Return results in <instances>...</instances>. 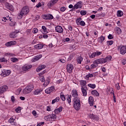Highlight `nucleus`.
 Returning a JSON list of instances; mask_svg holds the SVG:
<instances>
[{"label": "nucleus", "mask_w": 126, "mask_h": 126, "mask_svg": "<svg viewBox=\"0 0 126 126\" xmlns=\"http://www.w3.org/2000/svg\"><path fill=\"white\" fill-rule=\"evenodd\" d=\"M65 7L63 6L60 8L61 11H62V12H63V11H65Z\"/></svg>", "instance_id": "obj_58"}, {"label": "nucleus", "mask_w": 126, "mask_h": 126, "mask_svg": "<svg viewBox=\"0 0 126 126\" xmlns=\"http://www.w3.org/2000/svg\"><path fill=\"white\" fill-rule=\"evenodd\" d=\"M106 62H108V61H111L112 60V56H108L105 58Z\"/></svg>", "instance_id": "obj_46"}, {"label": "nucleus", "mask_w": 126, "mask_h": 126, "mask_svg": "<svg viewBox=\"0 0 126 126\" xmlns=\"http://www.w3.org/2000/svg\"><path fill=\"white\" fill-rule=\"evenodd\" d=\"M42 91H43V89H42L35 90L33 92V94L34 95H39V94H41V92H42Z\"/></svg>", "instance_id": "obj_23"}, {"label": "nucleus", "mask_w": 126, "mask_h": 126, "mask_svg": "<svg viewBox=\"0 0 126 126\" xmlns=\"http://www.w3.org/2000/svg\"><path fill=\"white\" fill-rule=\"evenodd\" d=\"M34 89V86L32 84H30L27 86L23 91V93L24 94H29L33 91Z\"/></svg>", "instance_id": "obj_4"}, {"label": "nucleus", "mask_w": 126, "mask_h": 126, "mask_svg": "<svg viewBox=\"0 0 126 126\" xmlns=\"http://www.w3.org/2000/svg\"><path fill=\"white\" fill-rule=\"evenodd\" d=\"M41 58H42V55H37L36 57H35L34 58H33V59H32V62L33 63H35V62L37 61H39V60H40L41 59Z\"/></svg>", "instance_id": "obj_26"}, {"label": "nucleus", "mask_w": 126, "mask_h": 126, "mask_svg": "<svg viewBox=\"0 0 126 126\" xmlns=\"http://www.w3.org/2000/svg\"><path fill=\"white\" fill-rule=\"evenodd\" d=\"M72 96L74 98L73 100H74V99H80V98L78 97V94H77V91H76V90L72 91Z\"/></svg>", "instance_id": "obj_13"}, {"label": "nucleus", "mask_w": 126, "mask_h": 126, "mask_svg": "<svg viewBox=\"0 0 126 126\" xmlns=\"http://www.w3.org/2000/svg\"><path fill=\"white\" fill-rule=\"evenodd\" d=\"M55 30L56 32L58 33H63V28L60 26H57L55 27Z\"/></svg>", "instance_id": "obj_15"}, {"label": "nucleus", "mask_w": 126, "mask_h": 126, "mask_svg": "<svg viewBox=\"0 0 126 126\" xmlns=\"http://www.w3.org/2000/svg\"><path fill=\"white\" fill-rule=\"evenodd\" d=\"M28 13H29V8L28 6H24L19 14L18 18H22L24 15H26Z\"/></svg>", "instance_id": "obj_2"}, {"label": "nucleus", "mask_w": 126, "mask_h": 126, "mask_svg": "<svg viewBox=\"0 0 126 126\" xmlns=\"http://www.w3.org/2000/svg\"><path fill=\"white\" fill-rule=\"evenodd\" d=\"M93 63H93L91 65V68L92 69L93 68H95V67H97V66H98V65L99 64L96 60H94Z\"/></svg>", "instance_id": "obj_19"}, {"label": "nucleus", "mask_w": 126, "mask_h": 126, "mask_svg": "<svg viewBox=\"0 0 126 126\" xmlns=\"http://www.w3.org/2000/svg\"><path fill=\"white\" fill-rule=\"evenodd\" d=\"M108 38L109 40H111L112 39H114V36H113V35L109 34V35L108 36Z\"/></svg>", "instance_id": "obj_54"}, {"label": "nucleus", "mask_w": 126, "mask_h": 126, "mask_svg": "<svg viewBox=\"0 0 126 126\" xmlns=\"http://www.w3.org/2000/svg\"><path fill=\"white\" fill-rule=\"evenodd\" d=\"M14 45H16V41H11L5 43L6 47H11V46H14Z\"/></svg>", "instance_id": "obj_16"}, {"label": "nucleus", "mask_w": 126, "mask_h": 126, "mask_svg": "<svg viewBox=\"0 0 126 126\" xmlns=\"http://www.w3.org/2000/svg\"><path fill=\"white\" fill-rule=\"evenodd\" d=\"M21 110V107H20V106H19L16 109L15 111L16 113H19Z\"/></svg>", "instance_id": "obj_51"}, {"label": "nucleus", "mask_w": 126, "mask_h": 126, "mask_svg": "<svg viewBox=\"0 0 126 126\" xmlns=\"http://www.w3.org/2000/svg\"><path fill=\"white\" fill-rule=\"evenodd\" d=\"M86 13H87V12L85 10H82L80 12L81 15H86Z\"/></svg>", "instance_id": "obj_48"}, {"label": "nucleus", "mask_w": 126, "mask_h": 126, "mask_svg": "<svg viewBox=\"0 0 126 126\" xmlns=\"http://www.w3.org/2000/svg\"><path fill=\"white\" fill-rule=\"evenodd\" d=\"M14 121H15V119L11 118L9 119V120L8 121V123H10V124H13L14 123Z\"/></svg>", "instance_id": "obj_44"}, {"label": "nucleus", "mask_w": 126, "mask_h": 126, "mask_svg": "<svg viewBox=\"0 0 126 126\" xmlns=\"http://www.w3.org/2000/svg\"><path fill=\"white\" fill-rule=\"evenodd\" d=\"M87 84V82L85 80H81L80 81V84L81 86V91L84 97L87 96V90H88V89H87V85H86Z\"/></svg>", "instance_id": "obj_1"}, {"label": "nucleus", "mask_w": 126, "mask_h": 126, "mask_svg": "<svg viewBox=\"0 0 126 126\" xmlns=\"http://www.w3.org/2000/svg\"><path fill=\"white\" fill-rule=\"evenodd\" d=\"M55 4L51 0H50L48 3H47V6L49 7V8H51Z\"/></svg>", "instance_id": "obj_31"}, {"label": "nucleus", "mask_w": 126, "mask_h": 126, "mask_svg": "<svg viewBox=\"0 0 126 126\" xmlns=\"http://www.w3.org/2000/svg\"><path fill=\"white\" fill-rule=\"evenodd\" d=\"M90 59H94V58H96V56L95 55V52H94L92 54L89 55Z\"/></svg>", "instance_id": "obj_39"}, {"label": "nucleus", "mask_w": 126, "mask_h": 126, "mask_svg": "<svg viewBox=\"0 0 126 126\" xmlns=\"http://www.w3.org/2000/svg\"><path fill=\"white\" fill-rule=\"evenodd\" d=\"M11 101L12 102V103H14L15 102V97L14 96L12 95L11 97Z\"/></svg>", "instance_id": "obj_53"}, {"label": "nucleus", "mask_w": 126, "mask_h": 126, "mask_svg": "<svg viewBox=\"0 0 126 126\" xmlns=\"http://www.w3.org/2000/svg\"><path fill=\"white\" fill-rule=\"evenodd\" d=\"M115 30L117 33V34H121L122 33V30L121 28L119 27H116L115 28Z\"/></svg>", "instance_id": "obj_30"}, {"label": "nucleus", "mask_w": 126, "mask_h": 126, "mask_svg": "<svg viewBox=\"0 0 126 126\" xmlns=\"http://www.w3.org/2000/svg\"><path fill=\"white\" fill-rule=\"evenodd\" d=\"M0 63H7V60L4 57L0 58Z\"/></svg>", "instance_id": "obj_37"}, {"label": "nucleus", "mask_w": 126, "mask_h": 126, "mask_svg": "<svg viewBox=\"0 0 126 126\" xmlns=\"http://www.w3.org/2000/svg\"><path fill=\"white\" fill-rule=\"evenodd\" d=\"M6 5L7 8H8V9H9V10H11V11H12V10H14V8L13 7V6H12V5L8 3H7L6 4Z\"/></svg>", "instance_id": "obj_25"}, {"label": "nucleus", "mask_w": 126, "mask_h": 126, "mask_svg": "<svg viewBox=\"0 0 126 126\" xmlns=\"http://www.w3.org/2000/svg\"><path fill=\"white\" fill-rule=\"evenodd\" d=\"M42 6V4L40 2H39L36 5V7L37 8H39V7H41Z\"/></svg>", "instance_id": "obj_60"}, {"label": "nucleus", "mask_w": 126, "mask_h": 126, "mask_svg": "<svg viewBox=\"0 0 126 126\" xmlns=\"http://www.w3.org/2000/svg\"><path fill=\"white\" fill-rule=\"evenodd\" d=\"M90 119L94 120V121H99V117L97 115H94V114H90L89 115Z\"/></svg>", "instance_id": "obj_17"}, {"label": "nucleus", "mask_w": 126, "mask_h": 126, "mask_svg": "<svg viewBox=\"0 0 126 126\" xmlns=\"http://www.w3.org/2000/svg\"><path fill=\"white\" fill-rule=\"evenodd\" d=\"M19 33V31H15L13 32H12L10 33L9 36L11 38H15L16 37H17V34Z\"/></svg>", "instance_id": "obj_12"}, {"label": "nucleus", "mask_w": 126, "mask_h": 126, "mask_svg": "<svg viewBox=\"0 0 126 126\" xmlns=\"http://www.w3.org/2000/svg\"><path fill=\"white\" fill-rule=\"evenodd\" d=\"M32 68V65L26 64L22 67V70L23 71H29V69Z\"/></svg>", "instance_id": "obj_5"}, {"label": "nucleus", "mask_w": 126, "mask_h": 126, "mask_svg": "<svg viewBox=\"0 0 126 126\" xmlns=\"http://www.w3.org/2000/svg\"><path fill=\"white\" fill-rule=\"evenodd\" d=\"M94 54L95 55V57H99V56H101V55H102V52L100 51H95L94 52Z\"/></svg>", "instance_id": "obj_40"}, {"label": "nucleus", "mask_w": 126, "mask_h": 126, "mask_svg": "<svg viewBox=\"0 0 126 126\" xmlns=\"http://www.w3.org/2000/svg\"><path fill=\"white\" fill-rule=\"evenodd\" d=\"M43 19H45L46 20H50L51 19H53L54 16H53V15L51 14H47L43 16Z\"/></svg>", "instance_id": "obj_11"}, {"label": "nucleus", "mask_w": 126, "mask_h": 126, "mask_svg": "<svg viewBox=\"0 0 126 126\" xmlns=\"http://www.w3.org/2000/svg\"><path fill=\"white\" fill-rule=\"evenodd\" d=\"M96 62H97V63H98V64H102L103 63H107L105 58H100L96 59Z\"/></svg>", "instance_id": "obj_14"}, {"label": "nucleus", "mask_w": 126, "mask_h": 126, "mask_svg": "<svg viewBox=\"0 0 126 126\" xmlns=\"http://www.w3.org/2000/svg\"><path fill=\"white\" fill-rule=\"evenodd\" d=\"M11 73V71L10 70H3L0 75L3 76V77H5L6 76H8Z\"/></svg>", "instance_id": "obj_6"}, {"label": "nucleus", "mask_w": 126, "mask_h": 126, "mask_svg": "<svg viewBox=\"0 0 126 126\" xmlns=\"http://www.w3.org/2000/svg\"><path fill=\"white\" fill-rule=\"evenodd\" d=\"M77 63H79L80 64H81L82 61H83V58H82V57L81 56H79L77 59Z\"/></svg>", "instance_id": "obj_29"}, {"label": "nucleus", "mask_w": 126, "mask_h": 126, "mask_svg": "<svg viewBox=\"0 0 126 126\" xmlns=\"http://www.w3.org/2000/svg\"><path fill=\"white\" fill-rule=\"evenodd\" d=\"M91 94H92V95H94V96H99V93H98V92H97L96 90L92 91L91 92Z\"/></svg>", "instance_id": "obj_28"}, {"label": "nucleus", "mask_w": 126, "mask_h": 126, "mask_svg": "<svg viewBox=\"0 0 126 126\" xmlns=\"http://www.w3.org/2000/svg\"><path fill=\"white\" fill-rule=\"evenodd\" d=\"M115 87L117 90H120V89H121V87L120 86V84H119V83L116 84Z\"/></svg>", "instance_id": "obj_47"}, {"label": "nucleus", "mask_w": 126, "mask_h": 126, "mask_svg": "<svg viewBox=\"0 0 126 126\" xmlns=\"http://www.w3.org/2000/svg\"><path fill=\"white\" fill-rule=\"evenodd\" d=\"M44 124V122L39 123L38 124H37L36 126H43Z\"/></svg>", "instance_id": "obj_62"}, {"label": "nucleus", "mask_w": 126, "mask_h": 126, "mask_svg": "<svg viewBox=\"0 0 126 126\" xmlns=\"http://www.w3.org/2000/svg\"><path fill=\"white\" fill-rule=\"evenodd\" d=\"M54 113H55V114H57V115H58V114H60V112H59V111L57 109H56L54 110Z\"/></svg>", "instance_id": "obj_63"}, {"label": "nucleus", "mask_w": 126, "mask_h": 126, "mask_svg": "<svg viewBox=\"0 0 126 126\" xmlns=\"http://www.w3.org/2000/svg\"><path fill=\"white\" fill-rule=\"evenodd\" d=\"M105 36L101 35L98 39V43H100V44H102L103 42H104V41H105Z\"/></svg>", "instance_id": "obj_24"}, {"label": "nucleus", "mask_w": 126, "mask_h": 126, "mask_svg": "<svg viewBox=\"0 0 126 126\" xmlns=\"http://www.w3.org/2000/svg\"><path fill=\"white\" fill-rule=\"evenodd\" d=\"M74 68V67L72 65V64L69 63L67 64L66 65V69L67 71L69 73H71L72 72V70Z\"/></svg>", "instance_id": "obj_8"}, {"label": "nucleus", "mask_w": 126, "mask_h": 126, "mask_svg": "<svg viewBox=\"0 0 126 126\" xmlns=\"http://www.w3.org/2000/svg\"><path fill=\"white\" fill-rule=\"evenodd\" d=\"M32 32L34 33H38V30L37 29V28H33L32 30Z\"/></svg>", "instance_id": "obj_57"}, {"label": "nucleus", "mask_w": 126, "mask_h": 126, "mask_svg": "<svg viewBox=\"0 0 126 126\" xmlns=\"http://www.w3.org/2000/svg\"><path fill=\"white\" fill-rule=\"evenodd\" d=\"M73 101V107L75 110L79 111L81 107V105L80 104V98L74 99Z\"/></svg>", "instance_id": "obj_3"}, {"label": "nucleus", "mask_w": 126, "mask_h": 126, "mask_svg": "<svg viewBox=\"0 0 126 126\" xmlns=\"http://www.w3.org/2000/svg\"><path fill=\"white\" fill-rule=\"evenodd\" d=\"M82 1H80L78 2L76 4L74 5V8L72 9L73 10L74 9H78V8H82Z\"/></svg>", "instance_id": "obj_10"}, {"label": "nucleus", "mask_w": 126, "mask_h": 126, "mask_svg": "<svg viewBox=\"0 0 126 126\" xmlns=\"http://www.w3.org/2000/svg\"><path fill=\"white\" fill-rule=\"evenodd\" d=\"M43 47V45L41 44H38L34 46V48L35 49H37V50H40V49H42Z\"/></svg>", "instance_id": "obj_27"}, {"label": "nucleus", "mask_w": 126, "mask_h": 126, "mask_svg": "<svg viewBox=\"0 0 126 126\" xmlns=\"http://www.w3.org/2000/svg\"><path fill=\"white\" fill-rule=\"evenodd\" d=\"M42 29H43V32L45 34H47V33H48V31H47V28L46 27L44 26H42Z\"/></svg>", "instance_id": "obj_41"}, {"label": "nucleus", "mask_w": 126, "mask_h": 126, "mask_svg": "<svg viewBox=\"0 0 126 126\" xmlns=\"http://www.w3.org/2000/svg\"><path fill=\"white\" fill-rule=\"evenodd\" d=\"M54 92H55V86H51L45 90V93L46 94H51Z\"/></svg>", "instance_id": "obj_7"}, {"label": "nucleus", "mask_w": 126, "mask_h": 126, "mask_svg": "<svg viewBox=\"0 0 126 126\" xmlns=\"http://www.w3.org/2000/svg\"><path fill=\"white\" fill-rule=\"evenodd\" d=\"M126 59H123L122 60V64L125 65L126 64Z\"/></svg>", "instance_id": "obj_61"}, {"label": "nucleus", "mask_w": 126, "mask_h": 126, "mask_svg": "<svg viewBox=\"0 0 126 126\" xmlns=\"http://www.w3.org/2000/svg\"><path fill=\"white\" fill-rule=\"evenodd\" d=\"M85 22L83 21H81L80 23V25H81V26H85Z\"/></svg>", "instance_id": "obj_55"}, {"label": "nucleus", "mask_w": 126, "mask_h": 126, "mask_svg": "<svg viewBox=\"0 0 126 126\" xmlns=\"http://www.w3.org/2000/svg\"><path fill=\"white\" fill-rule=\"evenodd\" d=\"M114 44V41L113 40H110L107 41V46H111Z\"/></svg>", "instance_id": "obj_42"}, {"label": "nucleus", "mask_w": 126, "mask_h": 126, "mask_svg": "<svg viewBox=\"0 0 126 126\" xmlns=\"http://www.w3.org/2000/svg\"><path fill=\"white\" fill-rule=\"evenodd\" d=\"M120 53L121 55H125L126 53V46H122L120 48Z\"/></svg>", "instance_id": "obj_18"}, {"label": "nucleus", "mask_w": 126, "mask_h": 126, "mask_svg": "<svg viewBox=\"0 0 126 126\" xmlns=\"http://www.w3.org/2000/svg\"><path fill=\"white\" fill-rule=\"evenodd\" d=\"M49 118L51 121H56L57 120V115L54 114L49 115Z\"/></svg>", "instance_id": "obj_22"}, {"label": "nucleus", "mask_w": 126, "mask_h": 126, "mask_svg": "<svg viewBox=\"0 0 126 126\" xmlns=\"http://www.w3.org/2000/svg\"><path fill=\"white\" fill-rule=\"evenodd\" d=\"M66 96L67 97V98L66 99L67 102H68V104H70V103H71V99L70 98L71 95L67 94Z\"/></svg>", "instance_id": "obj_33"}, {"label": "nucleus", "mask_w": 126, "mask_h": 126, "mask_svg": "<svg viewBox=\"0 0 126 126\" xmlns=\"http://www.w3.org/2000/svg\"><path fill=\"white\" fill-rule=\"evenodd\" d=\"M32 114L34 117H37V112L35 110L32 111Z\"/></svg>", "instance_id": "obj_56"}, {"label": "nucleus", "mask_w": 126, "mask_h": 126, "mask_svg": "<svg viewBox=\"0 0 126 126\" xmlns=\"http://www.w3.org/2000/svg\"><path fill=\"white\" fill-rule=\"evenodd\" d=\"M44 120L46 121H51V119L50 118V115H48L47 116L44 117Z\"/></svg>", "instance_id": "obj_50"}, {"label": "nucleus", "mask_w": 126, "mask_h": 126, "mask_svg": "<svg viewBox=\"0 0 126 126\" xmlns=\"http://www.w3.org/2000/svg\"><path fill=\"white\" fill-rule=\"evenodd\" d=\"M63 108L62 107V106H60V107L57 108L58 110L59 111V112L60 113H61V112H62V111H63Z\"/></svg>", "instance_id": "obj_59"}, {"label": "nucleus", "mask_w": 126, "mask_h": 126, "mask_svg": "<svg viewBox=\"0 0 126 126\" xmlns=\"http://www.w3.org/2000/svg\"><path fill=\"white\" fill-rule=\"evenodd\" d=\"M45 68H46V65H40L36 69V72H40V71H41V70H42V69H44Z\"/></svg>", "instance_id": "obj_21"}, {"label": "nucleus", "mask_w": 126, "mask_h": 126, "mask_svg": "<svg viewBox=\"0 0 126 126\" xmlns=\"http://www.w3.org/2000/svg\"><path fill=\"white\" fill-rule=\"evenodd\" d=\"M91 77H93V74H89L85 76V79H86L87 80H88V79H89V78H91Z\"/></svg>", "instance_id": "obj_38"}, {"label": "nucleus", "mask_w": 126, "mask_h": 126, "mask_svg": "<svg viewBox=\"0 0 126 126\" xmlns=\"http://www.w3.org/2000/svg\"><path fill=\"white\" fill-rule=\"evenodd\" d=\"M88 86L90 87V88H92V89H95L96 88V85L95 84H89Z\"/></svg>", "instance_id": "obj_32"}, {"label": "nucleus", "mask_w": 126, "mask_h": 126, "mask_svg": "<svg viewBox=\"0 0 126 126\" xmlns=\"http://www.w3.org/2000/svg\"><path fill=\"white\" fill-rule=\"evenodd\" d=\"M5 55L6 56H10V57H14V56H15L14 54L11 53H7L5 54Z\"/></svg>", "instance_id": "obj_49"}, {"label": "nucleus", "mask_w": 126, "mask_h": 126, "mask_svg": "<svg viewBox=\"0 0 126 126\" xmlns=\"http://www.w3.org/2000/svg\"><path fill=\"white\" fill-rule=\"evenodd\" d=\"M81 20H82V19L81 18H78L76 20V23L77 25H80V22H81Z\"/></svg>", "instance_id": "obj_34"}, {"label": "nucleus", "mask_w": 126, "mask_h": 126, "mask_svg": "<svg viewBox=\"0 0 126 126\" xmlns=\"http://www.w3.org/2000/svg\"><path fill=\"white\" fill-rule=\"evenodd\" d=\"M113 101L114 103H116L117 102V99H116V96L115 95V92H113Z\"/></svg>", "instance_id": "obj_52"}, {"label": "nucleus", "mask_w": 126, "mask_h": 126, "mask_svg": "<svg viewBox=\"0 0 126 126\" xmlns=\"http://www.w3.org/2000/svg\"><path fill=\"white\" fill-rule=\"evenodd\" d=\"M8 87L6 85L2 86L0 87V95L3 94L4 92H6V90L8 89Z\"/></svg>", "instance_id": "obj_9"}, {"label": "nucleus", "mask_w": 126, "mask_h": 126, "mask_svg": "<svg viewBox=\"0 0 126 126\" xmlns=\"http://www.w3.org/2000/svg\"><path fill=\"white\" fill-rule=\"evenodd\" d=\"M60 98L62 101H65V96H64V94H61Z\"/></svg>", "instance_id": "obj_45"}, {"label": "nucleus", "mask_w": 126, "mask_h": 126, "mask_svg": "<svg viewBox=\"0 0 126 126\" xmlns=\"http://www.w3.org/2000/svg\"><path fill=\"white\" fill-rule=\"evenodd\" d=\"M124 14V12H123V11H121V10H119L117 12V16L119 17H121V16H123Z\"/></svg>", "instance_id": "obj_35"}, {"label": "nucleus", "mask_w": 126, "mask_h": 126, "mask_svg": "<svg viewBox=\"0 0 126 126\" xmlns=\"http://www.w3.org/2000/svg\"><path fill=\"white\" fill-rule=\"evenodd\" d=\"M11 61L13 63H17V62H18V59L16 58H13L11 59Z\"/></svg>", "instance_id": "obj_43"}, {"label": "nucleus", "mask_w": 126, "mask_h": 126, "mask_svg": "<svg viewBox=\"0 0 126 126\" xmlns=\"http://www.w3.org/2000/svg\"><path fill=\"white\" fill-rule=\"evenodd\" d=\"M68 29L70 31H72V27L71 26H68Z\"/></svg>", "instance_id": "obj_64"}, {"label": "nucleus", "mask_w": 126, "mask_h": 126, "mask_svg": "<svg viewBox=\"0 0 126 126\" xmlns=\"http://www.w3.org/2000/svg\"><path fill=\"white\" fill-rule=\"evenodd\" d=\"M60 101V97H57L55 99L52 100V104H55L56 102Z\"/></svg>", "instance_id": "obj_36"}, {"label": "nucleus", "mask_w": 126, "mask_h": 126, "mask_svg": "<svg viewBox=\"0 0 126 126\" xmlns=\"http://www.w3.org/2000/svg\"><path fill=\"white\" fill-rule=\"evenodd\" d=\"M89 103L91 106L94 105V98L93 97L91 96L89 97Z\"/></svg>", "instance_id": "obj_20"}]
</instances>
